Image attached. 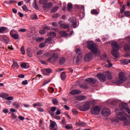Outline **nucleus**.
Returning a JSON list of instances; mask_svg holds the SVG:
<instances>
[{"label":"nucleus","mask_w":130,"mask_h":130,"mask_svg":"<svg viewBox=\"0 0 130 130\" xmlns=\"http://www.w3.org/2000/svg\"><path fill=\"white\" fill-rule=\"evenodd\" d=\"M13 106H15V108L18 109L19 107H20V106L19 105V104L17 102H15L13 103Z\"/></svg>","instance_id":"a19ab883"},{"label":"nucleus","mask_w":130,"mask_h":130,"mask_svg":"<svg viewBox=\"0 0 130 130\" xmlns=\"http://www.w3.org/2000/svg\"><path fill=\"white\" fill-rule=\"evenodd\" d=\"M33 7H34L35 9H36V10H38V6L37 5V3H36V0H35L34 3L32 5Z\"/></svg>","instance_id":"79ce46f5"},{"label":"nucleus","mask_w":130,"mask_h":130,"mask_svg":"<svg viewBox=\"0 0 130 130\" xmlns=\"http://www.w3.org/2000/svg\"><path fill=\"white\" fill-rule=\"evenodd\" d=\"M98 14H99V12H98V11L96 10V9H92L91 11V15H98Z\"/></svg>","instance_id":"2f4dec72"},{"label":"nucleus","mask_w":130,"mask_h":130,"mask_svg":"<svg viewBox=\"0 0 130 130\" xmlns=\"http://www.w3.org/2000/svg\"><path fill=\"white\" fill-rule=\"evenodd\" d=\"M58 17H59V14H58V13H56L53 16V18H58Z\"/></svg>","instance_id":"338daca9"},{"label":"nucleus","mask_w":130,"mask_h":130,"mask_svg":"<svg viewBox=\"0 0 130 130\" xmlns=\"http://www.w3.org/2000/svg\"><path fill=\"white\" fill-rule=\"evenodd\" d=\"M43 40H44V38L43 37H39L36 39L37 42H42Z\"/></svg>","instance_id":"e433bc0d"},{"label":"nucleus","mask_w":130,"mask_h":130,"mask_svg":"<svg viewBox=\"0 0 130 130\" xmlns=\"http://www.w3.org/2000/svg\"><path fill=\"white\" fill-rule=\"evenodd\" d=\"M101 111V109L100 106H95L93 107L90 109V112L92 114H94V115H98L99 113H100V111Z\"/></svg>","instance_id":"0eeeda50"},{"label":"nucleus","mask_w":130,"mask_h":130,"mask_svg":"<svg viewBox=\"0 0 130 130\" xmlns=\"http://www.w3.org/2000/svg\"><path fill=\"white\" fill-rule=\"evenodd\" d=\"M126 85L127 86V87H130V75L128 76V80L126 83Z\"/></svg>","instance_id":"49530a36"},{"label":"nucleus","mask_w":130,"mask_h":130,"mask_svg":"<svg viewBox=\"0 0 130 130\" xmlns=\"http://www.w3.org/2000/svg\"><path fill=\"white\" fill-rule=\"evenodd\" d=\"M52 102L54 105H57L58 104V101L55 99L52 100Z\"/></svg>","instance_id":"a18cd8bd"},{"label":"nucleus","mask_w":130,"mask_h":130,"mask_svg":"<svg viewBox=\"0 0 130 130\" xmlns=\"http://www.w3.org/2000/svg\"><path fill=\"white\" fill-rule=\"evenodd\" d=\"M86 96L85 95H80L76 97V99L78 100V101H83V100H86Z\"/></svg>","instance_id":"4be33fe9"},{"label":"nucleus","mask_w":130,"mask_h":130,"mask_svg":"<svg viewBox=\"0 0 130 130\" xmlns=\"http://www.w3.org/2000/svg\"><path fill=\"white\" fill-rule=\"evenodd\" d=\"M125 81H126L125 73L120 72L119 74L118 79H116L115 83L116 85H121V84H123Z\"/></svg>","instance_id":"39448f33"},{"label":"nucleus","mask_w":130,"mask_h":130,"mask_svg":"<svg viewBox=\"0 0 130 130\" xmlns=\"http://www.w3.org/2000/svg\"><path fill=\"white\" fill-rule=\"evenodd\" d=\"M97 77L101 82H105L106 81V76L103 74H98Z\"/></svg>","instance_id":"2eb2a0df"},{"label":"nucleus","mask_w":130,"mask_h":130,"mask_svg":"<svg viewBox=\"0 0 130 130\" xmlns=\"http://www.w3.org/2000/svg\"><path fill=\"white\" fill-rule=\"evenodd\" d=\"M22 10H23V11H25V12H28V11H29V10H28V8H27V6H24L22 7Z\"/></svg>","instance_id":"13d9d810"},{"label":"nucleus","mask_w":130,"mask_h":130,"mask_svg":"<svg viewBox=\"0 0 130 130\" xmlns=\"http://www.w3.org/2000/svg\"><path fill=\"white\" fill-rule=\"evenodd\" d=\"M30 48H28L27 50V53L28 54V56H29V57H32V54H31V53H30Z\"/></svg>","instance_id":"603ef678"},{"label":"nucleus","mask_w":130,"mask_h":130,"mask_svg":"<svg viewBox=\"0 0 130 130\" xmlns=\"http://www.w3.org/2000/svg\"><path fill=\"white\" fill-rule=\"evenodd\" d=\"M60 78L61 80H66V72H62L60 75Z\"/></svg>","instance_id":"473e14b6"},{"label":"nucleus","mask_w":130,"mask_h":130,"mask_svg":"<svg viewBox=\"0 0 130 130\" xmlns=\"http://www.w3.org/2000/svg\"><path fill=\"white\" fill-rule=\"evenodd\" d=\"M40 5H44V6L47 3V0H40L39 2Z\"/></svg>","instance_id":"f704fd0d"},{"label":"nucleus","mask_w":130,"mask_h":130,"mask_svg":"<svg viewBox=\"0 0 130 130\" xmlns=\"http://www.w3.org/2000/svg\"><path fill=\"white\" fill-rule=\"evenodd\" d=\"M80 88H82V89H88L89 88V86L86 84H80Z\"/></svg>","instance_id":"7c9ffc66"},{"label":"nucleus","mask_w":130,"mask_h":130,"mask_svg":"<svg viewBox=\"0 0 130 130\" xmlns=\"http://www.w3.org/2000/svg\"><path fill=\"white\" fill-rule=\"evenodd\" d=\"M58 6H55L53 7L51 10V13H55L58 10Z\"/></svg>","instance_id":"c85d7f7f"},{"label":"nucleus","mask_w":130,"mask_h":130,"mask_svg":"<svg viewBox=\"0 0 130 130\" xmlns=\"http://www.w3.org/2000/svg\"><path fill=\"white\" fill-rule=\"evenodd\" d=\"M0 97L2 98H6V100H13V96H9V93L6 92H2L0 93Z\"/></svg>","instance_id":"9d476101"},{"label":"nucleus","mask_w":130,"mask_h":130,"mask_svg":"<svg viewBox=\"0 0 130 130\" xmlns=\"http://www.w3.org/2000/svg\"><path fill=\"white\" fill-rule=\"evenodd\" d=\"M125 11V6L123 5L122 9L120 10L121 14H123V13Z\"/></svg>","instance_id":"09e8293b"},{"label":"nucleus","mask_w":130,"mask_h":130,"mask_svg":"<svg viewBox=\"0 0 130 130\" xmlns=\"http://www.w3.org/2000/svg\"><path fill=\"white\" fill-rule=\"evenodd\" d=\"M10 36H11V37L14 39H15V40L19 39V35L17 34H13L12 31H10Z\"/></svg>","instance_id":"412c9836"},{"label":"nucleus","mask_w":130,"mask_h":130,"mask_svg":"<svg viewBox=\"0 0 130 130\" xmlns=\"http://www.w3.org/2000/svg\"><path fill=\"white\" fill-rule=\"evenodd\" d=\"M45 46H46V43H45V42L39 45L40 48H43V47H45Z\"/></svg>","instance_id":"37998d69"},{"label":"nucleus","mask_w":130,"mask_h":130,"mask_svg":"<svg viewBox=\"0 0 130 130\" xmlns=\"http://www.w3.org/2000/svg\"><path fill=\"white\" fill-rule=\"evenodd\" d=\"M44 30H49L50 29V27L49 26L46 25L45 26H44L43 27Z\"/></svg>","instance_id":"e2e57ef3"},{"label":"nucleus","mask_w":130,"mask_h":130,"mask_svg":"<svg viewBox=\"0 0 130 130\" xmlns=\"http://www.w3.org/2000/svg\"><path fill=\"white\" fill-rule=\"evenodd\" d=\"M120 62L121 64H123V66H126L127 64H128V59H122L121 60H120Z\"/></svg>","instance_id":"6ab92c4d"},{"label":"nucleus","mask_w":130,"mask_h":130,"mask_svg":"<svg viewBox=\"0 0 130 130\" xmlns=\"http://www.w3.org/2000/svg\"><path fill=\"white\" fill-rule=\"evenodd\" d=\"M52 25L54 27H58V24H57V23H56V22H53L52 23Z\"/></svg>","instance_id":"0e129e2a"},{"label":"nucleus","mask_w":130,"mask_h":130,"mask_svg":"<svg viewBox=\"0 0 130 130\" xmlns=\"http://www.w3.org/2000/svg\"><path fill=\"white\" fill-rule=\"evenodd\" d=\"M52 72V70L50 69H45L42 71V73L44 76H48L49 74H50Z\"/></svg>","instance_id":"f3484780"},{"label":"nucleus","mask_w":130,"mask_h":130,"mask_svg":"<svg viewBox=\"0 0 130 130\" xmlns=\"http://www.w3.org/2000/svg\"><path fill=\"white\" fill-rule=\"evenodd\" d=\"M93 58V52H89L84 56V60L85 61H90Z\"/></svg>","instance_id":"ddd939ff"},{"label":"nucleus","mask_w":130,"mask_h":130,"mask_svg":"<svg viewBox=\"0 0 130 130\" xmlns=\"http://www.w3.org/2000/svg\"><path fill=\"white\" fill-rule=\"evenodd\" d=\"M112 48L113 51H112V54H113V56L116 58H118L119 57V54L117 52L120 49V47H119V45L118 43L117 42H113L112 43Z\"/></svg>","instance_id":"7ed1b4c3"},{"label":"nucleus","mask_w":130,"mask_h":130,"mask_svg":"<svg viewBox=\"0 0 130 130\" xmlns=\"http://www.w3.org/2000/svg\"><path fill=\"white\" fill-rule=\"evenodd\" d=\"M56 124V123H55V122L54 121H53V122H51L50 124V127H51V128H54Z\"/></svg>","instance_id":"c03bdc74"},{"label":"nucleus","mask_w":130,"mask_h":130,"mask_svg":"<svg viewBox=\"0 0 130 130\" xmlns=\"http://www.w3.org/2000/svg\"><path fill=\"white\" fill-rule=\"evenodd\" d=\"M53 118H55V119L59 120V119H60V117H59V116H57V115H55L54 116V117H53Z\"/></svg>","instance_id":"774afa93"},{"label":"nucleus","mask_w":130,"mask_h":130,"mask_svg":"<svg viewBox=\"0 0 130 130\" xmlns=\"http://www.w3.org/2000/svg\"><path fill=\"white\" fill-rule=\"evenodd\" d=\"M76 54H78V55H82V53H81V49L77 48L75 50Z\"/></svg>","instance_id":"ea45409f"},{"label":"nucleus","mask_w":130,"mask_h":130,"mask_svg":"<svg viewBox=\"0 0 130 130\" xmlns=\"http://www.w3.org/2000/svg\"><path fill=\"white\" fill-rule=\"evenodd\" d=\"M126 116H127L126 114L119 112V113H117V115L115 117L113 118V120L115 122H119L120 120L123 121H124V124H125V125H129L130 118L127 119Z\"/></svg>","instance_id":"f257e3e1"},{"label":"nucleus","mask_w":130,"mask_h":130,"mask_svg":"<svg viewBox=\"0 0 130 130\" xmlns=\"http://www.w3.org/2000/svg\"><path fill=\"white\" fill-rule=\"evenodd\" d=\"M40 34L44 35V34H46V31L44 29H42L40 30Z\"/></svg>","instance_id":"6e6d98bb"},{"label":"nucleus","mask_w":130,"mask_h":130,"mask_svg":"<svg viewBox=\"0 0 130 130\" xmlns=\"http://www.w3.org/2000/svg\"><path fill=\"white\" fill-rule=\"evenodd\" d=\"M57 58H58V55L56 53H54L52 54V56L47 60L51 63H53L56 61V59H57Z\"/></svg>","instance_id":"6e6552de"},{"label":"nucleus","mask_w":130,"mask_h":130,"mask_svg":"<svg viewBox=\"0 0 130 130\" xmlns=\"http://www.w3.org/2000/svg\"><path fill=\"white\" fill-rule=\"evenodd\" d=\"M67 10H68V12H71V11H72V10H73V4H71V3H69L68 4Z\"/></svg>","instance_id":"b1692460"},{"label":"nucleus","mask_w":130,"mask_h":130,"mask_svg":"<svg viewBox=\"0 0 130 130\" xmlns=\"http://www.w3.org/2000/svg\"><path fill=\"white\" fill-rule=\"evenodd\" d=\"M60 35H61L62 37H67L68 36V33L66 31H61L60 32Z\"/></svg>","instance_id":"cd10ccee"},{"label":"nucleus","mask_w":130,"mask_h":130,"mask_svg":"<svg viewBox=\"0 0 130 130\" xmlns=\"http://www.w3.org/2000/svg\"><path fill=\"white\" fill-rule=\"evenodd\" d=\"M20 51L23 55H25L26 52L25 51V48L24 46H22L20 48Z\"/></svg>","instance_id":"4c0bfd02"},{"label":"nucleus","mask_w":130,"mask_h":130,"mask_svg":"<svg viewBox=\"0 0 130 130\" xmlns=\"http://www.w3.org/2000/svg\"><path fill=\"white\" fill-rule=\"evenodd\" d=\"M119 107H120V111H118V109H116L115 110V112L117 114L116 116H117V113L119 112H122V113H124V110L126 112H128L129 115L128 116V117H129L130 116V109L127 108V104L125 103H121L119 104Z\"/></svg>","instance_id":"20e7f679"},{"label":"nucleus","mask_w":130,"mask_h":130,"mask_svg":"<svg viewBox=\"0 0 130 130\" xmlns=\"http://www.w3.org/2000/svg\"><path fill=\"white\" fill-rule=\"evenodd\" d=\"M58 24H59V25L60 26V28L61 29H69V28H70V24H65L61 20H60L58 22Z\"/></svg>","instance_id":"4468645a"},{"label":"nucleus","mask_w":130,"mask_h":130,"mask_svg":"<svg viewBox=\"0 0 130 130\" xmlns=\"http://www.w3.org/2000/svg\"><path fill=\"white\" fill-rule=\"evenodd\" d=\"M55 110H56V107H51V111H52V112H54V111H55Z\"/></svg>","instance_id":"680f3d73"},{"label":"nucleus","mask_w":130,"mask_h":130,"mask_svg":"<svg viewBox=\"0 0 130 130\" xmlns=\"http://www.w3.org/2000/svg\"><path fill=\"white\" fill-rule=\"evenodd\" d=\"M27 31V29L25 28H20L18 31L19 32H21V33H25Z\"/></svg>","instance_id":"8fccbe9b"},{"label":"nucleus","mask_w":130,"mask_h":130,"mask_svg":"<svg viewBox=\"0 0 130 130\" xmlns=\"http://www.w3.org/2000/svg\"><path fill=\"white\" fill-rule=\"evenodd\" d=\"M66 62V58L62 57L61 58H60L59 61V64H60V66Z\"/></svg>","instance_id":"393cba45"},{"label":"nucleus","mask_w":130,"mask_h":130,"mask_svg":"<svg viewBox=\"0 0 130 130\" xmlns=\"http://www.w3.org/2000/svg\"><path fill=\"white\" fill-rule=\"evenodd\" d=\"M78 125H81V126H85L86 125V123L84 122H81L79 123Z\"/></svg>","instance_id":"bf43d9fd"},{"label":"nucleus","mask_w":130,"mask_h":130,"mask_svg":"<svg viewBox=\"0 0 130 130\" xmlns=\"http://www.w3.org/2000/svg\"><path fill=\"white\" fill-rule=\"evenodd\" d=\"M94 104H95V102L94 101L87 102L84 105L80 107V109L81 111H87V110L90 109L91 105H94Z\"/></svg>","instance_id":"423d86ee"},{"label":"nucleus","mask_w":130,"mask_h":130,"mask_svg":"<svg viewBox=\"0 0 130 130\" xmlns=\"http://www.w3.org/2000/svg\"><path fill=\"white\" fill-rule=\"evenodd\" d=\"M12 68H13V69H19V64L16 61H14L12 65Z\"/></svg>","instance_id":"a878e982"},{"label":"nucleus","mask_w":130,"mask_h":130,"mask_svg":"<svg viewBox=\"0 0 130 130\" xmlns=\"http://www.w3.org/2000/svg\"><path fill=\"white\" fill-rule=\"evenodd\" d=\"M36 106H41V103H37L33 105V107H36Z\"/></svg>","instance_id":"4d7b16f0"},{"label":"nucleus","mask_w":130,"mask_h":130,"mask_svg":"<svg viewBox=\"0 0 130 130\" xmlns=\"http://www.w3.org/2000/svg\"><path fill=\"white\" fill-rule=\"evenodd\" d=\"M52 39V38L51 37H49L45 41V43H48V42L51 41Z\"/></svg>","instance_id":"3c124183"},{"label":"nucleus","mask_w":130,"mask_h":130,"mask_svg":"<svg viewBox=\"0 0 130 130\" xmlns=\"http://www.w3.org/2000/svg\"><path fill=\"white\" fill-rule=\"evenodd\" d=\"M49 36H51V37H55L56 36V34L54 31H50L49 34Z\"/></svg>","instance_id":"72a5a7b5"},{"label":"nucleus","mask_w":130,"mask_h":130,"mask_svg":"<svg viewBox=\"0 0 130 130\" xmlns=\"http://www.w3.org/2000/svg\"><path fill=\"white\" fill-rule=\"evenodd\" d=\"M81 93V90L79 89L73 90L70 92L71 95H78Z\"/></svg>","instance_id":"aec40b11"},{"label":"nucleus","mask_w":130,"mask_h":130,"mask_svg":"<svg viewBox=\"0 0 130 130\" xmlns=\"http://www.w3.org/2000/svg\"><path fill=\"white\" fill-rule=\"evenodd\" d=\"M6 29H7V27H0V33L1 34L4 33Z\"/></svg>","instance_id":"58836bf2"},{"label":"nucleus","mask_w":130,"mask_h":130,"mask_svg":"<svg viewBox=\"0 0 130 130\" xmlns=\"http://www.w3.org/2000/svg\"><path fill=\"white\" fill-rule=\"evenodd\" d=\"M82 55H78L77 57L74 58V60H75L76 63H79L80 62V60L82 58Z\"/></svg>","instance_id":"5701e85b"},{"label":"nucleus","mask_w":130,"mask_h":130,"mask_svg":"<svg viewBox=\"0 0 130 130\" xmlns=\"http://www.w3.org/2000/svg\"><path fill=\"white\" fill-rule=\"evenodd\" d=\"M21 67L22 69H27V64L26 63H22L21 64Z\"/></svg>","instance_id":"de8ad7c7"},{"label":"nucleus","mask_w":130,"mask_h":130,"mask_svg":"<svg viewBox=\"0 0 130 130\" xmlns=\"http://www.w3.org/2000/svg\"><path fill=\"white\" fill-rule=\"evenodd\" d=\"M69 21L72 23V26L73 28H77V23L78 22H77V18H76V17L70 18H69Z\"/></svg>","instance_id":"f8f14e48"},{"label":"nucleus","mask_w":130,"mask_h":130,"mask_svg":"<svg viewBox=\"0 0 130 130\" xmlns=\"http://www.w3.org/2000/svg\"><path fill=\"white\" fill-rule=\"evenodd\" d=\"M85 81L87 84H89V85H93L96 83L97 80L93 78H87L86 79Z\"/></svg>","instance_id":"dca6fc26"},{"label":"nucleus","mask_w":130,"mask_h":130,"mask_svg":"<svg viewBox=\"0 0 130 130\" xmlns=\"http://www.w3.org/2000/svg\"><path fill=\"white\" fill-rule=\"evenodd\" d=\"M124 15L126 17H130V12L129 11H126L124 12Z\"/></svg>","instance_id":"864d4df0"},{"label":"nucleus","mask_w":130,"mask_h":130,"mask_svg":"<svg viewBox=\"0 0 130 130\" xmlns=\"http://www.w3.org/2000/svg\"><path fill=\"white\" fill-rule=\"evenodd\" d=\"M66 128L67 129H72V128H73V127L71 125H69L68 124L67 125H66L65 126Z\"/></svg>","instance_id":"5fc2aeb1"},{"label":"nucleus","mask_w":130,"mask_h":130,"mask_svg":"<svg viewBox=\"0 0 130 130\" xmlns=\"http://www.w3.org/2000/svg\"><path fill=\"white\" fill-rule=\"evenodd\" d=\"M86 47L90 51L93 53L96 54L98 52V46L97 44L94 43L93 41H88L86 42Z\"/></svg>","instance_id":"f03ea898"},{"label":"nucleus","mask_w":130,"mask_h":130,"mask_svg":"<svg viewBox=\"0 0 130 130\" xmlns=\"http://www.w3.org/2000/svg\"><path fill=\"white\" fill-rule=\"evenodd\" d=\"M52 7V3H47V2L43 6L44 10H47V9H50Z\"/></svg>","instance_id":"a211bd4d"},{"label":"nucleus","mask_w":130,"mask_h":130,"mask_svg":"<svg viewBox=\"0 0 130 130\" xmlns=\"http://www.w3.org/2000/svg\"><path fill=\"white\" fill-rule=\"evenodd\" d=\"M11 117H12V119H13L14 121H17V120H18V117L16 116V115L14 113H12L11 114Z\"/></svg>","instance_id":"bb28decb"},{"label":"nucleus","mask_w":130,"mask_h":130,"mask_svg":"<svg viewBox=\"0 0 130 130\" xmlns=\"http://www.w3.org/2000/svg\"><path fill=\"white\" fill-rule=\"evenodd\" d=\"M72 111H73V113L74 114H75V115H78V111H77V110H76V109H72Z\"/></svg>","instance_id":"052dcab7"},{"label":"nucleus","mask_w":130,"mask_h":130,"mask_svg":"<svg viewBox=\"0 0 130 130\" xmlns=\"http://www.w3.org/2000/svg\"><path fill=\"white\" fill-rule=\"evenodd\" d=\"M0 41L6 43V44H9L10 42H11L9 37L6 35L0 36Z\"/></svg>","instance_id":"1a4fd4ad"},{"label":"nucleus","mask_w":130,"mask_h":130,"mask_svg":"<svg viewBox=\"0 0 130 130\" xmlns=\"http://www.w3.org/2000/svg\"><path fill=\"white\" fill-rule=\"evenodd\" d=\"M22 84L23 85H28V81L27 80L23 81L22 82Z\"/></svg>","instance_id":"69168bd1"},{"label":"nucleus","mask_w":130,"mask_h":130,"mask_svg":"<svg viewBox=\"0 0 130 130\" xmlns=\"http://www.w3.org/2000/svg\"><path fill=\"white\" fill-rule=\"evenodd\" d=\"M110 110L107 108H105L101 112V114L103 116H109L110 115Z\"/></svg>","instance_id":"9b49d317"},{"label":"nucleus","mask_w":130,"mask_h":130,"mask_svg":"<svg viewBox=\"0 0 130 130\" xmlns=\"http://www.w3.org/2000/svg\"><path fill=\"white\" fill-rule=\"evenodd\" d=\"M107 77L108 80H112V75H111V73L109 71H107Z\"/></svg>","instance_id":"c756f323"},{"label":"nucleus","mask_w":130,"mask_h":130,"mask_svg":"<svg viewBox=\"0 0 130 130\" xmlns=\"http://www.w3.org/2000/svg\"><path fill=\"white\" fill-rule=\"evenodd\" d=\"M30 18L32 20H37V19H38V17H37V15L36 14H32Z\"/></svg>","instance_id":"c9c22d12"}]
</instances>
